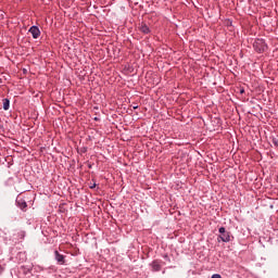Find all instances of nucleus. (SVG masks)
Returning <instances> with one entry per match:
<instances>
[{
	"mask_svg": "<svg viewBox=\"0 0 278 278\" xmlns=\"http://www.w3.org/2000/svg\"><path fill=\"white\" fill-rule=\"evenodd\" d=\"M253 48L256 53H264L268 50V45H266V41L264 39H256L253 42Z\"/></svg>",
	"mask_w": 278,
	"mask_h": 278,
	"instance_id": "nucleus-1",
	"label": "nucleus"
},
{
	"mask_svg": "<svg viewBox=\"0 0 278 278\" xmlns=\"http://www.w3.org/2000/svg\"><path fill=\"white\" fill-rule=\"evenodd\" d=\"M162 264H163L162 261H160V260H154V261L150 264V266H151V268H152V271H153V273H160V270H162Z\"/></svg>",
	"mask_w": 278,
	"mask_h": 278,
	"instance_id": "nucleus-2",
	"label": "nucleus"
},
{
	"mask_svg": "<svg viewBox=\"0 0 278 278\" xmlns=\"http://www.w3.org/2000/svg\"><path fill=\"white\" fill-rule=\"evenodd\" d=\"M231 238H233V236H231V232L226 231L223 235H218L217 240L218 242H220V240L222 242H231Z\"/></svg>",
	"mask_w": 278,
	"mask_h": 278,
	"instance_id": "nucleus-3",
	"label": "nucleus"
},
{
	"mask_svg": "<svg viewBox=\"0 0 278 278\" xmlns=\"http://www.w3.org/2000/svg\"><path fill=\"white\" fill-rule=\"evenodd\" d=\"M54 258L61 266L66 263V257L61 254L58 250L54 251Z\"/></svg>",
	"mask_w": 278,
	"mask_h": 278,
	"instance_id": "nucleus-4",
	"label": "nucleus"
},
{
	"mask_svg": "<svg viewBox=\"0 0 278 278\" xmlns=\"http://www.w3.org/2000/svg\"><path fill=\"white\" fill-rule=\"evenodd\" d=\"M15 204L22 210V212H27V202L24 199L17 198Z\"/></svg>",
	"mask_w": 278,
	"mask_h": 278,
	"instance_id": "nucleus-5",
	"label": "nucleus"
},
{
	"mask_svg": "<svg viewBox=\"0 0 278 278\" xmlns=\"http://www.w3.org/2000/svg\"><path fill=\"white\" fill-rule=\"evenodd\" d=\"M28 31L31 34L33 38H40V28H38V26H31Z\"/></svg>",
	"mask_w": 278,
	"mask_h": 278,
	"instance_id": "nucleus-6",
	"label": "nucleus"
},
{
	"mask_svg": "<svg viewBox=\"0 0 278 278\" xmlns=\"http://www.w3.org/2000/svg\"><path fill=\"white\" fill-rule=\"evenodd\" d=\"M140 31L142 34H151V29L149 28V26L147 24H142L140 27Z\"/></svg>",
	"mask_w": 278,
	"mask_h": 278,
	"instance_id": "nucleus-7",
	"label": "nucleus"
},
{
	"mask_svg": "<svg viewBox=\"0 0 278 278\" xmlns=\"http://www.w3.org/2000/svg\"><path fill=\"white\" fill-rule=\"evenodd\" d=\"M27 236V232L25 230H20L17 232L18 240H25V237Z\"/></svg>",
	"mask_w": 278,
	"mask_h": 278,
	"instance_id": "nucleus-8",
	"label": "nucleus"
},
{
	"mask_svg": "<svg viewBox=\"0 0 278 278\" xmlns=\"http://www.w3.org/2000/svg\"><path fill=\"white\" fill-rule=\"evenodd\" d=\"M3 110H10V99H3Z\"/></svg>",
	"mask_w": 278,
	"mask_h": 278,
	"instance_id": "nucleus-9",
	"label": "nucleus"
},
{
	"mask_svg": "<svg viewBox=\"0 0 278 278\" xmlns=\"http://www.w3.org/2000/svg\"><path fill=\"white\" fill-rule=\"evenodd\" d=\"M21 270H22L23 273H25V275H29V273H31V267L22 266V267H21Z\"/></svg>",
	"mask_w": 278,
	"mask_h": 278,
	"instance_id": "nucleus-10",
	"label": "nucleus"
},
{
	"mask_svg": "<svg viewBox=\"0 0 278 278\" xmlns=\"http://www.w3.org/2000/svg\"><path fill=\"white\" fill-rule=\"evenodd\" d=\"M271 143L274 144V147H277L278 148V137H274L271 139Z\"/></svg>",
	"mask_w": 278,
	"mask_h": 278,
	"instance_id": "nucleus-11",
	"label": "nucleus"
},
{
	"mask_svg": "<svg viewBox=\"0 0 278 278\" xmlns=\"http://www.w3.org/2000/svg\"><path fill=\"white\" fill-rule=\"evenodd\" d=\"M218 231H219V236H223V233H227V229L225 227H220Z\"/></svg>",
	"mask_w": 278,
	"mask_h": 278,
	"instance_id": "nucleus-12",
	"label": "nucleus"
},
{
	"mask_svg": "<svg viewBox=\"0 0 278 278\" xmlns=\"http://www.w3.org/2000/svg\"><path fill=\"white\" fill-rule=\"evenodd\" d=\"M211 278H223V276L220 274H213Z\"/></svg>",
	"mask_w": 278,
	"mask_h": 278,
	"instance_id": "nucleus-13",
	"label": "nucleus"
},
{
	"mask_svg": "<svg viewBox=\"0 0 278 278\" xmlns=\"http://www.w3.org/2000/svg\"><path fill=\"white\" fill-rule=\"evenodd\" d=\"M89 188L93 190V188H97V184L91 185Z\"/></svg>",
	"mask_w": 278,
	"mask_h": 278,
	"instance_id": "nucleus-14",
	"label": "nucleus"
},
{
	"mask_svg": "<svg viewBox=\"0 0 278 278\" xmlns=\"http://www.w3.org/2000/svg\"><path fill=\"white\" fill-rule=\"evenodd\" d=\"M163 257L164 260H167L168 262H170V258L167 256V254H165Z\"/></svg>",
	"mask_w": 278,
	"mask_h": 278,
	"instance_id": "nucleus-15",
	"label": "nucleus"
},
{
	"mask_svg": "<svg viewBox=\"0 0 278 278\" xmlns=\"http://www.w3.org/2000/svg\"><path fill=\"white\" fill-rule=\"evenodd\" d=\"M134 110H138V104L132 105Z\"/></svg>",
	"mask_w": 278,
	"mask_h": 278,
	"instance_id": "nucleus-16",
	"label": "nucleus"
},
{
	"mask_svg": "<svg viewBox=\"0 0 278 278\" xmlns=\"http://www.w3.org/2000/svg\"><path fill=\"white\" fill-rule=\"evenodd\" d=\"M3 271V266L0 265V275L2 274Z\"/></svg>",
	"mask_w": 278,
	"mask_h": 278,
	"instance_id": "nucleus-17",
	"label": "nucleus"
},
{
	"mask_svg": "<svg viewBox=\"0 0 278 278\" xmlns=\"http://www.w3.org/2000/svg\"><path fill=\"white\" fill-rule=\"evenodd\" d=\"M240 94H244V89H240Z\"/></svg>",
	"mask_w": 278,
	"mask_h": 278,
	"instance_id": "nucleus-18",
	"label": "nucleus"
},
{
	"mask_svg": "<svg viewBox=\"0 0 278 278\" xmlns=\"http://www.w3.org/2000/svg\"><path fill=\"white\" fill-rule=\"evenodd\" d=\"M86 151H88V149H87V148H84V149H83V153H86Z\"/></svg>",
	"mask_w": 278,
	"mask_h": 278,
	"instance_id": "nucleus-19",
	"label": "nucleus"
},
{
	"mask_svg": "<svg viewBox=\"0 0 278 278\" xmlns=\"http://www.w3.org/2000/svg\"><path fill=\"white\" fill-rule=\"evenodd\" d=\"M94 121H99V118H98V117H94Z\"/></svg>",
	"mask_w": 278,
	"mask_h": 278,
	"instance_id": "nucleus-20",
	"label": "nucleus"
}]
</instances>
